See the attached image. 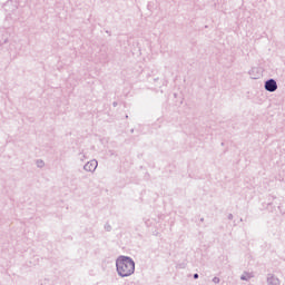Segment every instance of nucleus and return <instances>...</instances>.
<instances>
[{
  "label": "nucleus",
  "instance_id": "obj_1",
  "mask_svg": "<svg viewBox=\"0 0 285 285\" xmlns=\"http://www.w3.org/2000/svg\"><path fill=\"white\" fill-rule=\"evenodd\" d=\"M116 271L119 277H130L135 273V261L130 256H119L116 259Z\"/></svg>",
  "mask_w": 285,
  "mask_h": 285
},
{
  "label": "nucleus",
  "instance_id": "obj_2",
  "mask_svg": "<svg viewBox=\"0 0 285 285\" xmlns=\"http://www.w3.org/2000/svg\"><path fill=\"white\" fill-rule=\"evenodd\" d=\"M264 88L267 92H275L277 90V81L271 78L265 81Z\"/></svg>",
  "mask_w": 285,
  "mask_h": 285
},
{
  "label": "nucleus",
  "instance_id": "obj_3",
  "mask_svg": "<svg viewBox=\"0 0 285 285\" xmlns=\"http://www.w3.org/2000/svg\"><path fill=\"white\" fill-rule=\"evenodd\" d=\"M97 166H99V163H97L96 159H92L83 166V170L87 173H95V170H97Z\"/></svg>",
  "mask_w": 285,
  "mask_h": 285
},
{
  "label": "nucleus",
  "instance_id": "obj_4",
  "mask_svg": "<svg viewBox=\"0 0 285 285\" xmlns=\"http://www.w3.org/2000/svg\"><path fill=\"white\" fill-rule=\"evenodd\" d=\"M267 284L268 285H281L282 281L275 276V274H267Z\"/></svg>",
  "mask_w": 285,
  "mask_h": 285
},
{
  "label": "nucleus",
  "instance_id": "obj_5",
  "mask_svg": "<svg viewBox=\"0 0 285 285\" xmlns=\"http://www.w3.org/2000/svg\"><path fill=\"white\" fill-rule=\"evenodd\" d=\"M253 277H255V274L249 272H244L243 275L240 276V279L243 282H248L249 279H253Z\"/></svg>",
  "mask_w": 285,
  "mask_h": 285
},
{
  "label": "nucleus",
  "instance_id": "obj_6",
  "mask_svg": "<svg viewBox=\"0 0 285 285\" xmlns=\"http://www.w3.org/2000/svg\"><path fill=\"white\" fill-rule=\"evenodd\" d=\"M255 72H259V69L257 67H253L248 75L250 76L252 79H259V73L255 75Z\"/></svg>",
  "mask_w": 285,
  "mask_h": 285
},
{
  "label": "nucleus",
  "instance_id": "obj_7",
  "mask_svg": "<svg viewBox=\"0 0 285 285\" xmlns=\"http://www.w3.org/2000/svg\"><path fill=\"white\" fill-rule=\"evenodd\" d=\"M36 165H37L38 168H43V166H46V163L43 160H41V159H38L36 161Z\"/></svg>",
  "mask_w": 285,
  "mask_h": 285
},
{
  "label": "nucleus",
  "instance_id": "obj_8",
  "mask_svg": "<svg viewBox=\"0 0 285 285\" xmlns=\"http://www.w3.org/2000/svg\"><path fill=\"white\" fill-rule=\"evenodd\" d=\"M78 156L80 161H86L87 157L83 153H79Z\"/></svg>",
  "mask_w": 285,
  "mask_h": 285
},
{
  "label": "nucleus",
  "instance_id": "obj_9",
  "mask_svg": "<svg viewBox=\"0 0 285 285\" xmlns=\"http://www.w3.org/2000/svg\"><path fill=\"white\" fill-rule=\"evenodd\" d=\"M105 230L110 233V230H112V227L109 224H107V225H105Z\"/></svg>",
  "mask_w": 285,
  "mask_h": 285
},
{
  "label": "nucleus",
  "instance_id": "obj_10",
  "mask_svg": "<svg viewBox=\"0 0 285 285\" xmlns=\"http://www.w3.org/2000/svg\"><path fill=\"white\" fill-rule=\"evenodd\" d=\"M219 282H220L219 277L215 276V277L213 278V283H214V284H219Z\"/></svg>",
  "mask_w": 285,
  "mask_h": 285
},
{
  "label": "nucleus",
  "instance_id": "obj_11",
  "mask_svg": "<svg viewBox=\"0 0 285 285\" xmlns=\"http://www.w3.org/2000/svg\"><path fill=\"white\" fill-rule=\"evenodd\" d=\"M194 279H199V274H194Z\"/></svg>",
  "mask_w": 285,
  "mask_h": 285
},
{
  "label": "nucleus",
  "instance_id": "obj_12",
  "mask_svg": "<svg viewBox=\"0 0 285 285\" xmlns=\"http://www.w3.org/2000/svg\"><path fill=\"white\" fill-rule=\"evenodd\" d=\"M112 106H114V108H117V106H118L117 101H114Z\"/></svg>",
  "mask_w": 285,
  "mask_h": 285
},
{
  "label": "nucleus",
  "instance_id": "obj_13",
  "mask_svg": "<svg viewBox=\"0 0 285 285\" xmlns=\"http://www.w3.org/2000/svg\"><path fill=\"white\" fill-rule=\"evenodd\" d=\"M228 219L232 220L233 219V214L228 215Z\"/></svg>",
  "mask_w": 285,
  "mask_h": 285
},
{
  "label": "nucleus",
  "instance_id": "obj_14",
  "mask_svg": "<svg viewBox=\"0 0 285 285\" xmlns=\"http://www.w3.org/2000/svg\"><path fill=\"white\" fill-rule=\"evenodd\" d=\"M131 132H135V129H131Z\"/></svg>",
  "mask_w": 285,
  "mask_h": 285
},
{
  "label": "nucleus",
  "instance_id": "obj_15",
  "mask_svg": "<svg viewBox=\"0 0 285 285\" xmlns=\"http://www.w3.org/2000/svg\"><path fill=\"white\" fill-rule=\"evenodd\" d=\"M200 222H204V218H200Z\"/></svg>",
  "mask_w": 285,
  "mask_h": 285
}]
</instances>
